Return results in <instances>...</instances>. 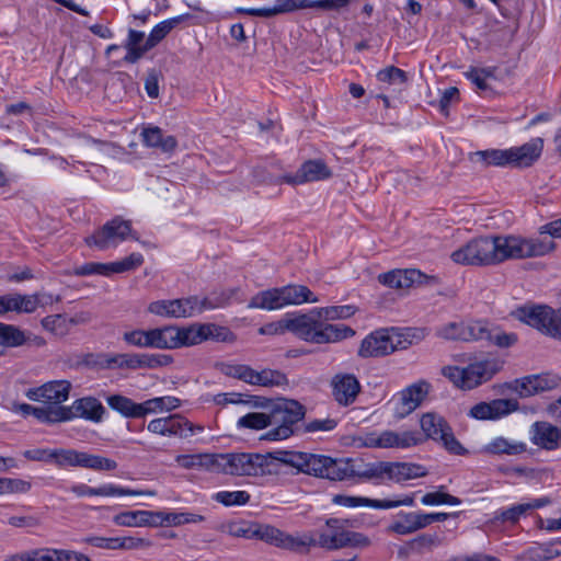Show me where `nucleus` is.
Here are the masks:
<instances>
[{
    "label": "nucleus",
    "instance_id": "nucleus-8",
    "mask_svg": "<svg viewBox=\"0 0 561 561\" xmlns=\"http://www.w3.org/2000/svg\"><path fill=\"white\" fill-rule=\"evenodd\" d=\"M231 336L232 333L227 328L215 323L172 325V350L197 345L208 340L227 342Z\"/></svg>",
    "mask_w": 561,
    "mask_h": 561
},
{
    "label": "nucleus",
    "instance_id": "nucleus-50",
    "mask_svg": "<svg viewBox=\"0 0 561 561\" xmlns=\"http://www.w3.org/2000/svg\"><path fill=\"white\" fill-rule=\"evenodd\" d=\"M285 381H286L285 375L278 370L263 369L261 371H256L253 369L252 381L250 385L273 387V386L283 385Z\"/></svg>",
    "mask_w": 561,
    "mask_h": 561
},
{
    "label": "nucleus",
    "instance_id": "nucleus-23",
    "mask_svg": "<svg viewBox=\"0 0 561 561\" xmlns=\"http://www.w3.org/2000/svg\"><path fill=\"white\" fill-rule=\"evenodd\" d=\"M530 440L542 449L554 450L561 445V426L543 421L535 422L530 427Z\"/></svg>",
    "mask_w": 561,
    "mask_h": 561
},
{
    "label": "nucleus",
    "instance_id": "nucleus-13",
    "mask_svg": "<svg viewBox=\"0 0 561 561\" xmlns=\"http://www.w3.org/2000/svg\"><path fill=\"white\" fill-rule=\"evenodd\" d=\"M128 236L138 240V237L131 234L130 221L115 217L92 236L87 237L85 243L90 247L94 245L100 250H106L116 247L119 242L126 240Z\"/></svg>",
    "mask_w": 561,
    "mask_h": 561
},
{
    "label": "nucleus",
    "instance_id": "nucleus-55",
    "mask_svg": "<svg viewBox=\"0 0 561 561\" xmlns=\"http://www.w3.org/2000/svg\"><path fill=\"white\" fill-rule=\"evenodd\" d=\"M256 536L277 548L284 549L286 531H283L274 526H263L255 531Z\"/></svg>",
    "mask_w": 561,
    "mask_h": 561
},
{
    "label": "nucleus",
    "instance_id": "nucleus-25",
    "mask_svg": "<svg viewBox=\"0 0 561 561\" xmlns=\"http://www.w3.org/2000/svg\"><path fill=\"white\" fill-rule=\"evenodd\" d=\"M73 419L80 417L94 423L102 422L105 408L101 401L94 397H83L77 399L71 404Z\"/></svg>",
    "mask_w": 561,
    "mask_h": 561
},
{
    "label": "nucleus",
    "instance_id": "nucleus-4",
    "mask_svg": "<svg viewBox=\"0 0 561 561\" xmlns=\"http://www.w3.org/2000/svg\"><path fill=\"white\" fill-rule=\"evenodd\" d=\"M313 534L314 547L328 551L348 547L363 549L370 546V539L366 535L348 530L344 523L336 518L328 519L324 527Z\"/></svg>",
    "mask_w": 561,
    "mask_h": 561
},
{
    "label": "nucleus",
    "instance_id": "nucleus-35",
    "mask_svg": "<svg viewBox=\"0 0 561 561\" xmlns=\"http://www.w3.org/2000/svg\"><path fill=\"white\" fill-rule=\"evenodd\" d=\"M249 308L275 310L285 307L282 287L257 293L249 302Z\"/></svg>",
    "mask_w": 561,
    "mask_h": 561
},
{
    "label": "nucleus",
    "instance_id": "nucleus-29",
    "mask_svg": "<svg viewBox=\"0 0 561 561\" xmlns=\"http://www.w3.org/2000/svg\"><path fill=\"white\" fill-rule=\"evenodd\" d=\"M141 137L146 146L159 148L163 152H172L178 146V141L174 136L163 135L162 129L156 126L144 128Z\"/></svg>",
    "mask_w": 561,
    "mask_h": 561
},
{
    "label": "nucleus",
    "instance_id": "nucleus-19",
    "mask_svg": "<svg viewBox=\"0 0 561 561\" xmlns=\"http://www.w3.org/2000/svg\"><path fill=\"white\" fill-rule=\"evenodd\" d=\"M482 321L450 322L439 327L436 334L445 340L471 342L478 341L481 333H485Z\"/></svg>",
    "mask_w": 561,
    "mask_h": 561
},
{
    "label": "nucleus",
    "instance_id": "nucleus-26",
    "mask_svg": "<svg viewBox=\"0 0 561 561\" xmlns=\"http://www.w3.org/2000/svg\"><path fill=\"white\" fill-rule=\"evenodd\" d=\"M425 528L422 512L399 513L387 530L397 535L405 536Z\"/></svg>",
    "mask_w": 561,
    "mask_h": 561
},
{
    "label": "nucleus",
    "instance_id": "nucleus-9",
    "mask_svg": "<svg viewBox=\"0 0 561 561\" xmlns=\"http://www.w3.org/2000/svg\"><path fill=\"white\" fill-rule=\"evenodd\" d=\"M515 316L540 333L561 340V308L553 309L546 305L524 306L516 309Z\"/></svg>",
    "mask_w": 561,
    "mask_h": 561
},
{
    "label": "nucleus",
    "instance_id": "nucleus-40",
    "mask_svg": "<svg viewBox=\"0 0 561 561\" xmlns=\"http://www.w3.org/2000/svg\"><path fill=\"white\" fill-rule=\"evenodd\" d=\"M285 306L301 305L304 302H318L319 299L304 285H287L282 287Z\"/></svg>",
    "mask_w": 561,
    "mask_h": 561
},
{
    "label": "nucleus",
    "instance_id": "nucleus-11",
    "mask_svg": "<svg viewBox=\"0 0 561 561\" xmlns=\"http://www.w3.org/2000/svg\"><path fill=\"white\" fill-rule=\"evenodd\" d=\"M54 462L58 467H81L96 471H112L117 468L113 459L76 449H54Z\"/></svg>",
    "mask_w": 561,
    "mask_h": 561
},
{
    "label": "nucleus",
    "instance_id": "nucleus-49",
    "mask_svg": "<svg viewBox=\"0 0 561 561\" xmlns=\"http://www.w3.org/2000/svg\"><path fill=\"white\" fill-rule=\"evenodd\" d=\"M264 456L268 457L271 470L273 474H277L278 470L276 468V462H280L294 468H298L299 460L301 458V453L299 451H287V450H277L273 453H267Z\"/></svg>",
    "mask_w": 561,
    "mask_h": 561
},
{
    "label": "nucleus",
    "instance_id": "nucleus-43",
    "mask_svg": "<svg viewBox=\"0 0 561 561\" xmlns=\"http://www.w3.org/2000/svg\"><path fill=\"white\" fill-rule=\"evenodd\" d=\"M485 451L493 455H519L526 451V444L496 437L485 446Z\"/></svg>",
    "mask_w": 561,
    "mask_h": 561
},
{
    "label": "nucleus",
    "instance_id": "nucleus-36",
    "mask_svg": "<svg viewBox=\"0 0 561 561\" xmlns=\"http://www.w3.org/2000/svg\"><path fill=\"white\" fill-rule=\"evenodd\" d=\"M179 466L184 469H205L216 470L218 455L215 454H194V455H179L175 458Z\"/></svg>",
    "mask_w": 561,
    "mask_h": 561
},
{
    "label": "nucleus",
    "instance_id": "nucleus-18",
    "mask_svg": "<svg viewBox=\"0 0 561 561\" xmlns=\"http://www.w3.org/2000/svg\"><path fill=\"white\" fill-rule=\"evenodd\" d=\"M330 385L332 394L340 405L352 404L360 392V383L353 374L339 373L332 377Z\"/></svg>",
    "mask_w": 561,
    "mask_h": 561
},
{
    "label": "nucleus",
    "instance_id": "nucleus-27",
    "mask_svg": "<svg viewBox=\"0 0 561 561\" xmlns=\"http://www.w3.org/2000/svg\"><path fill=\"white\" fill-rule=\"evenodd\" d=\"M561 556V539L550 540L528 548L516 561H549Z\"/></svg>",
    "mask_w": 561,
    "mask_h": 561
},
{
    "label": "nucleus",
    "instance_id": "nucleus-62",
    "mask_svg": "<svg viewBox=\"0 0 561 561\" xmlns=\"http://www.w3.org/2000/svg\"><path fill=\"white\" fill-rule=\"evenodd\" d=\"M181 301V310H185V314H182V318L193 317L196 313H201L204 310H209L206 304V297L198 298L197 296H191L185 299H180Z\"/></svg>",
    "mask_w": 561,
    "mask_h": 561
},
{
    "label": "nucleus",
    "instance_id": "nucleus-38",
    "mask_svg": "<svg viewBox=\"0 0 561 561\" xmlns=\"http://www.w3.org/2000/svg\"><path fill=\"white\" fill-rule=\"evenodd\" d=\"M314 542L313 531L286 533L284 549L295 553L306 554L314 548Z\"/></svg>",
    "mask_w": 561,
    "mask_h": 561
},
{
    "label": "nucleus",
    "instance_id": "nucleus-45",
    "mask_svg": "<svg viewBox=\"0 0 561 561\" xmlns=\"http://www.w3.org/2000/svg\"><path fill=\"white\" fill-rule=\"evenodd\" d=\"M186 16L187 15H179L157 24L148 36V46L150 49L161 42L179 23L184 21Z\"/></svg>",
    "mask_w": 561,
    "mask_h": 561
},
{
    "label": "nucleus",
    "instance_id": "nucleus-64",
    "mask_svg": "<svg viewBox=\"0 0 561 561\" xmlns=\"http://www.w3.org/2000/svg\"><path fill=\"white\" fill-rule=\"evenodd\" d=\"M466 77L472 81L473 84L477 85L479 90H488L489 84L486 80L491 77H493V72L490 69H483V68H471L469 71H467Z\"/></svg>",
    "mask_w": 561,
    "mask_h": 561
},
{
    "label": "nucleus",
    "instance_id": "nucleus-47",
    "mask_svg": "<svg viewBox=\"0 0 561 561\" xmlns=\"http://www.w3.org/2000/svg\"><path fill=\"white\" fill-rule=\"evenodd\" d=\"M426 476L424 467L416 463L394 462V474L392 482L401 483L407 480Z\"/></svg>",
    "mask_w": 561,
    "mask_h": 561
},
{
    "label": "nucleus",
    "instance_id": "nucleus-10",
    "mask_svg": "<svg viewBox=\"0 0 561 561\" xmlns=\"http://www.w3.org/2000/svg\"><path fill=\"white\" fill-rule=\"evenodd\" d=\"M495 373L496 365L491 360L476 362L463 368L457 366L443 368V375L461 389H473L490 380Z\"/></svg>",
    "mask_w": 561,
    "mask_h": 561
},
{
    "label": "nucleus",
    "instance_id": "nucleus-57",
    "mask_svg": "<svg viewBox=\"0 0 561 561\" xmlns=\"http://www.w3.org/2000/svg\"><path fill=\"white\" fill-rule=\"evenodd\" d=\"M32 489L30 481L19 478H1L0 495L3 494H24Z\"/></svg>",
    "mask_w": 561,
    "mask_h": 561
},
{
    "label": "nucleus",
    "instance_id": "nucleus-33",
    "mask_svg": "<svg viewBox=\"0 0 561 561\" xmlns=\"http://www.w3.org/2000/svg\"><path fill=\"white\" fill-rule=\"evenodd\" d=\"M343 469L342 480L353 477L376 479L377 461L366 463L363 459L343 458Z\"/></svg>",
    "mask_w": 561,
    "mask_h": 561
},
{
    "label": "nucleus",
    "instance_id": "nucleus-16",
    "mask_svg": "<svg viewBox=\"0 0 561 561\" xmlns=\"http://www.w3.org/2000/svg\"><path fill=\"white\" fill-rule=\"evenodd\" d=\"M430 387L427 381L420 380L402 389L394 400V417L401 420L415 411L428 394Z\"/></svg>",
    "mask_w": 561,
    "mask_h": 561
},
{
    "label": "nucleus",
    "instance_id": "nucleus-37",
    "mask_svg": "<svg viewBox=\"0 0 561 561\" xmlns=\"http://www.w3.org/2000/svg\"><path fill=\"white\" fill-rule=\"evenodd\" d=\"M108 407L118 412L121 415L127 419H139L141 417V403L133 401L122 394H112L106 398Z\"/></svg>",
    "mask_w": 561,
    "mask_h": 561
},
{
    "label": "nucleus",
    "instance_id": "nucleus-60",
    "mask_svg": "<svg viewBox=\"0 0 561 561\" xmlns=\"http://www.w3.org/2000/svg\"><path fill=\"white\" fill-rule=\"evenodd\" d=\"M42 325L45 330L55 335H64L68 331V319L62 314L47 316L42 320Z\"/></svg>",
    "mask_w": 561,
    "mask_h": 561
},
{
    "label": "nucleus",
    "instance_id": "nucleus-30",
    "mask_svg": "<svg viewBox=\"0 0 561 561\" xmlns=\"http://www.w3.org/2000/svg\"><path fill=\"white\" fill-rule=\"evenodd\" d=\"M145 34L140 31L130 28L128 31V37L124 47L127 49V54L124 57V61L127 64L137 62L150 47L148 46V38L144 42Z\"/></svg>",
    "mask_w": 561,
    "mask_h": 561
},
{
    "label": "nucleus",
    "instance_id": "nucleus-24",
    "mask_svg": "<svg viewBox=\"0 0 561 561\" xmlns=\"http://www.w3.org/2000/svg\"><path fill=\"white\" fill-rule=\"evenodd\" d=\"M543 141L541 138L531 139L519 147L508 149L511 167H529L541 154Z\"/></svg>",
    "mask_w": 561,
    "mask_h": 561
},
{
    "label": "nucleus",
    "instance_id": "nucleus-31",
    "mask_svg": "<svg viewBox=\"0 0 561 561\" xmlns=\"http://www.w3.org/2000/svg\"><path fill=\"white\" fill-rule=\"evenodd\" d=\"M113 522L118 526L142 527L157 526L154 512L151 511H128L113 517Z\"/></svg>",
    "mask_w": 561,
    "mask_h": 561
},
{
    "label": "nucleus",
    "instance_id": "nucleus-56",
    "mask_svg": "<svg viewBox=\"0 0 561 561\" xmlns=\"http://www.w3.org/2000/svg\"><path fill=\"white\" fill-rule=\"evenodd\" d=\"M213 499L225 506L244 505L250 501V494L245 491H220Z\"/></svg>",
    "mask_w": 561,
    "mask_h": 561
},
{
    "label": "nucleus",
    "instance_id": "nucleus-63",
    "mask_svg": "<svg viewBox=\"0 0 561 561\" xmlns=\"http://www.w3.org/2000/svg\"><path fill=\"white\" fill-rule=\"evenodd\" d=\"M377 79L380 82L403 85L407 82V73L400 68L390 66L378 71Z\"/></svg>",
    "mask_w": 561,
    "mask_h": 561
},
{
    "label": "nucleus",
    "instance_id": "nucleus-6",
    "mask_svg": "<svg viewBox=\"0 0 561 561\" xmlns=\"http://www.w3.org/2000/svg\"><path fill=\"white\" fill-rule=\"evenodd\" d=\"M217 471L238 477L273 474L268 457L255 453L218 454Z\"/></svg>",
    "mask_w": 561,
    "mask_h": 561
},
{
    "label": "nucleus",
    "instance_id": "nucleus-61",
    "mask_svg": "<svg viewBox=\"0 0 561 561\" xmlns=\"http://www.w3.org/2000/svg\"><path fill=\"white\" fill-rule=\"evenodd\" d=\"M73 420L71 405L47 404V424L68 422Z\"/></svg>",
    "mask_w": 561,
    "mask_h": 561
},
{
    "label": "nucleus",
    "instance_id": "nucleus-7",
    "mask_svg": "<svg viewBox=\"0 0 561 561\" xmlns=\"http://www.w3.org/2000/svg\"><path fill=\"white\" fill-rule=\"evenodd\" d=\"M306 410L296 400L282 399L268 411L272 428L263 436L267 440H283L294 434V426L305 416Z\"/></svg>",
    "mask_w": 561,
    "mask_h": 561
},
{
    "label": "nucleus",
    "instance_id": "nucleus-48",
    "mask_svg": "<svg viewBox=\"0 0 561 561\" xmlns=\"http://www.w3.org/2000/svg\"><path fill=\"white\" fill-rule=\"evenodd\" d=\"M148 347L172 350V325L150 329Z\"/></svg>",
    "mask_w": 561,
    "mask_h": 561
},
{
    "label": "nucleus",
    "instance_id": "nucleus-52",
    "mask_svg": "<svg viewBox=\"0 0 561 561\" xmlns=\"http://www.w3.org/2000/svg\"><path fill=\"white\" fill-rule=\"evenodd\" d=\"M333 504L345 506V507H358V506H368L373 508H378L379 500H373L364 496H354V495H344L336 494L332 499Z\"/></svg>",
    "mask_w": 561,
    "mask_h": 561
},
{
    "label": "nucleus",
    "instance_id": "nucleus-5",
    "mask_svg": "<svg viewBox=\"0 0 561 561\" xmlns=\"http://www.w3.org/2000/svg\"><path fill=\"white\" fill-rule=\"evenodd\" d=\"M414 337L421 339L420 335H416L411 331L400 333L393 329L391 331L387 329H379L368 334L362 341L357 354L362 358L382 357L397 350L408 348L412 344Z\"/></svg>",
    "mask_w": 561,
    "mask_h": 561
},
{
    "label": "nucleus",
    "instance_id": "nucleus-54",
    "mask_svg": "<svg viewBox=\"0 0 561 561\" xmlns=\"http://www.w3.org/2000/svg\"><path fill=\"white\" fill-rule=\"evenodd\" d=\"M319 313L323 320V322L327 323V321H333L339 319H347L352 317L356 309L353 306L345 305V306H332V307H320L318 308Z\"/></svg>",
    "mask_w": 561,
    "mask_h": 561
},
{
    "label": "nucleus",
    "instance_id": "nucleus-34",
    "mask_svg": "<svg viewBox=\"0 0 561 561\" xmlns=\"http://www.w3.org/2000/svg\"><path fill=\"white\" fill-rule=\"evenodd\" d=\"M471 162L480 164L483 168L493 167H511L508 149H489L476 151L470 154Z\"/></svg>",
    "mask_w": 561,
    "mask_h": 561
},
{
    "label": "nucleus",
    "instance_id": "nucleus-14",
    "mask_svg": "<svg viewBox=\"0 0 561 561\" xmlns=\"http://www.w3.org/2000/svg\"><path fill=\"white\" fill-rule=\"evenodd\" d=\"M147 430L150 433L161 436L187 438L193 436L196 432L202 433L204 426L194 425L181 414H172L151 420L147 425Z\"/></svg>",
    "mask_w": 561,
    "mask_h": 561
},
{
    "label": "nucleus",
    "instance_id": "nucleus-15",
    "mask_svg": "<svg viewBox=\"0 0 561 561\" xmlns=\"http://www.w3.org/2000/svg\"><path fill=\"white\" fill-rule=\"evenodd\" d=\"M144 262V257L140 253H131L129 256L112 263H96L89 262L81 266L76 267L71 274L76 276H88V275H105L124 273L133 271L140 266Z\"/></svg>",
    "mask_w": 561,
    "mask_h": 561
},
{
    "label": "nucleus",
    "instance_id": "nucleus-2",
    "mask_svg": "<svg viewBox=\"0 0 561 561\" xmlns=\"http://www.w3.org/2000/svg\"><path fill=\"white\" fill-rule=\"evenodd\" d=\"M420 425L425 437L417 431H374L366 433L359 438L360 445L367 448L407 449L417 446L430 438L442 443L448 451L455 455H460L463 451L462 446L454 436L451 427L442 415L435 412L424 413L420 420Z\"/></svg>",
    "mask_w": 561,
    "mask_h": 561
},
{
    "label": "nucleus",
    "instance_id": "nucleus-58",
    "mask_svg": "<svg viewBox=\"0 0 561 561\" xmlns=\"http://www.w3.org/2000/svg\"><path fill=\"white\" fill-rule=\"evenodd\" d=\"M421 503L423 505L427 506H435V505H459L461 503L460 499L448 494L446 492H443V486L435 491V492H428L424 494L421 499Z\"/></svg>",
    "mask_w": 561,
    "mask_h": 561
},
{
    "label": "nucleus",
    "instance_id": "nucleus-53",
    "mask_svg": "<svg viewBox=\"0 0 561 561\" xmlns=\"http://www.w3.org/2000/svg\"><path fill=\"white\" fill-rule=\"evenodd\" d=\"M237 425L238 427L256 431L266 428L270 426L268 413H248L238 420Z\"/></svg>",
    "mask_w": 561,
    "mask_h": 561
},
{
    "label": "nucleus",
    "instance_id": "nucleus-51",
    "mask_svg": "<svg viewBox=\"0 0 561 561\" xmlns=\"http://www.w3.org/2000/svg\"><path fill=\"white\" fill-rule=\"evenodd\" d=\"M96 496L148 495L154 496L153 490H130L115 484H104L96 488Z\"/></svg>",
    "mask_w": 561,
    "mask_h": 561
},
{
    "label": "nucleus",
    "instance_id": "nucleus-20",
    "mask_svg": "<svg viewBox=\"0 0 561 561\" xmlns=\"http://www.w3.org/2000/svg\"><path fill=\"white\" fill-rule=\"evenodd\" d=\"M518 408L516 400L496 399L490 402H480L470 409L469 415L477 420L501 419Z\"/></svg>",
    "mask_w": 561,
    "mask_h": 561
},
{
    "label": "nucleus",
    "instance_id": "nucleus-41",
    "mask_svg": "<svg viewBox=\"0 0 561 561\" xmlns=\"http://www.w3.org/2000/svg\"><path fill=\"white\" fill-rule=\"evenodd\" d=\"M482 325L485 329V333L479 334L478 341H486L500 347H510L517 341V336L514 333H505L485 321H482Z\"/></svg>",
    "mask_w": 561,
    "mask_h": 561
},
{
    "label": "nucleus",
    "instance_id": "nucleus-39",
    "mask_svg": "<svg viewBox=\"0 0 561 561\" xmlns=\"http://www.w3.org/2000/svg\"><path fill=\"white\" fill-rule=\"evenodd\" d=\"M154 517L157 519V526H181L184 524H197L205 520V517L203 515L184 512H154Z\"/></svg>",
    "mask_w": 561,
    "mask_h": 561
},
{
    "label": "nucleus",
    "instance_id": "nucleus-17",
    "mask_svg": "<svg viewBox=\"0 0 561 561\" xmlns=\"http://www.w3.org/2000/svg\"><path fill=\"white\" fill-rule=\"evenodd\" d=\"M70 390L71 383L68 380H51L39 387L28 389L25 396L31 401L61 404L68 400Z\"/></svg>",
    "mask_w": 561,
    "mask_h": 561
},
{
    "label": "nucleus",
    "instance_id": "nucleus-1",
    "mask_svg": "<svg viewBox=\"0 0 561 561\" xmlns=\"http://www.w3.org/2000/svg\"><path fill=\"white\" fill-rule=\"evenodd\" d=\"M556 248L552 240L523 238L520 236L477 237L450 254L454 263L486 267L495 266L508 260L543 256Z\"/></svg>",
    "mask_w": 561,
    "mask_h": 561
},
{
    "label": "nucleus",
    "instance_id": "nucleus-22",
    "mask_svg": "<svg viewBox=\"0 0 561 561\" xmlns=\"http://www.w3.org/2000/svg\"><path fill=\"white\" fill-rule=\"evenodd\" d=\"M332 175L331 170L322 160H308L304 162L293 175H284L282 181L288 184H304L321 181Z\"/></svg>",
    "mask_w": 561,
    "mask_h": 561
},
{
    "label": "nucleus",
    "instance_id": "nucleus-46",
    "mask_svg": "<svg viewBox=\"0 0 561 561\" xmlns=\"http://www.w3.org/2000/svg\"><path fill=\"white\" fill-rule=\"evenodd\" d=\"M27 342L24 332L18 327L0 322V345L7 347H18Z\"/></svg>",
    "mask_w": 561,
    "mask_h": 561
},
{
    "label": "nucleus",
    "instance_id": "nucleus-44",
    "mask_svg": "<svg viewBox=\"0 0 561 561\" xmlns=\"http://www.w3.org/2000/svg\"><path fill=\"white\" fill-rule=\"evenodd\" d=\"M181 308L180 299L158 300L148 306V311L161 317L182 318V314H185V310L183 311Z\"/></svg>",
    "mask_w": 561,
    "mask_h": 561
},
{
    "label": "nucleus",
    "instance_id": "nucleus-21",
    "mask_svg": "<svg viewBox=\"0 0 561 561\" xmlns=\"http://www.w3.org/2000/svg\"><path fill=\"white\" fill-rule=\"evenodd\" d=\"M561 383V378L552 373L530 375L517 380L516 390L522 397H530L539 392L556 389Z\"/></svg>",
    "mask_w": 561,
    "mask_h": 561
},
{
    "label": "nucleus",
    "instance_id": "nucleus-32",
    "mask_svg": "<svg viewBox=\"0 0 561 561\" xmlns=\"http://www.w3.org/2000/svg\"><path fill=\"white\" fill-rule=\"evenodd\" d=\"M300 10L299 0H277L271 8L262 9H245L237 8L236 12L239 14H247L260 18H272L280 13L293 12Z\"/></svg>",
    "mask_w": 561,
    "mask_h": 561
},
{
    "label": "nucleus",
    "instance_id": "nucleus-3",
    "mask_svg": "<svg viewBox=\"0 0 561 561\" xmlns=\"http://www.w3.org/2000/svg\"><path fill=\"white\" fill-rule=\"evenodd\" d=\"M279 325L300 340L314 344L336 343L355 335L348 325L323 322L318 308L307 313L286 314L279 320Z\"/></svg>",
    "mask_w": 561,
    "mask_h": 561
},
{
    "label": "nucleus",
    "instance_id": "nucleus-42",
    "mask_svg": "<svg viewBox=\"0 0 561 561\" xmlns=\"http://www.w3.org/2000/svg\"><path fill=\"white\" fill-rule=\"evenodd\" d=\"M180 399L171 396L157 397L141 402V417L147 414L169 412L180 407Z\"/></svg>",
    "mask_w": 561,
    "mask_h": 561
},
{
    "label": "nucleus",
    "instance_id": "nucleus-12",
    "mask_svg": "<svg viewBox=\"0 0 561 561\" xmlns=\"http://www.w3.org/2000/svg\"><path fill=\"white\" fill-rule=\"evenodd\" d=\"M298 471L332 481H342L343 458L301 453Z\"/></svg>",
    "mask_w": 561,
    "mask_h": 561
},
{
    "label": "nucleus",
    "instance_id": "nucleus-28",
    "mask_svg": "<svg viewBox=\"0 0 561 561\" xmlns=\"http://www.w3.org/2000/svg\"><path fill=\"white\" fill-rule=\"evenodd\" d=\"M423 274L417 270H396L380 274L378 280L391 288H408L414 283H421Z\"/></svg>",
    "mask_w": 561,
    "mask_h": 561
},
{
    "label": "nucleus",
    "instance_id": "nucleus-59",
    "mask_svg": "<svg viewBox=\"0 0 561 561\" xmlns=\"http://www.w3.org/2000/svg\"><path fill=\"white\" fill-rule=\"evenodd\" d=\"M238 288H230L220 291H214L209 296L206 297V304L208 308L216 309L222 308L229 305L234 297L238 295Z\"/></svg>",
    "mask_w": 561,
    "mask_h": 561
}]
</instances>
